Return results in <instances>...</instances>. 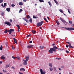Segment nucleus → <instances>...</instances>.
I'll return each mask as SVG.
<instances>
[{
	"label": "nucleus",
	"instance_id": "f257e3e1",
	"mask_svg": "<svg viewBox=\"0 0 74 74\" xmlns=\"http://www.w3.org/2000/svg\"><path fill=\"white\" fill-rule=\"evenodd\" d=\"M53 48H50V50H49L48 51L50 53H53V51L56 52V49H58V48L55 46L53 47Z\"/></svg>",
	"mask_w": 74,
	"mask_h": 74
},
{
	"label": "nucleus",
	"instance_id": "f03ea898",
	"mask_svg": "<svg viewBox=\"0 0 74 74\" xmlns=\"http://www.w3.org/2000/svg\"><path fill=\"white\" fill-rule=\"evenodd\" d=\"M66 43H67L68 44H69V45H66V48H68L69 47H69L70 48H73L74 47L71 46V43H70V42H66Z\"/></svg>",
	"mask_w": 74,
	"mask_h": 74
},
{
	"label": "nucleus",
	"instance_id": "7ed1b4c3",
	"mask_svg": "<svg viewBox=\"0 0 74 74\" xmlns=\"http://www.w3.org/2000/svg\"><path fill=\"white\" fill-rule=\"evenodd\" d=\"M42 23H43V21H42L40 22H39L37 23V26L38 27H39V26H42Z\"/></svg>",
	"mask_w": 74,
	"mask_h": 74
},
{
	"label": "nucleus",
	"instance_id": "20e7f679",
	"mask_svg": "<svg viewBox=\"0 0 74 74\" xmlns=\"http://www.w3.org/2000/svg\"><path fill=\"white\" fill-rule=\"evenodd\" d=\"M60 20H61L62 22L64 24V25H66L67 24V23L66 22V21H64L63 18H62L60 17Z\"/></svg>",
	"mask_w": 74,
	"mask_h": 74
},
{
	"label": "nucleus",
	"instance_id": "39448f33",
	"mask_svg": "<svg viewBox=\"0 0 74 74\" xmlns=\"http://www.w3.org/2000/svg\"><path fill=\"white\" fill-rule=\"evenodd\" d=\"M5 24H7V25H8V26H10L11 25V23L8 22V21H5L4 23Z\"/></svg>",
	"mask_w": 74,
	"mask_h": 74
},
{
	"label": "nucleus",
	"instance_id": "423d86ee",
	"mask_svg": "<svg viewBox=\"0 0 74 74\" xmlns=\"http://www.w3.org/2000/svg\"><path fill=\"white\" fill-rule=\"evenodd\" d=\"M8 32H9V34H11L12 33V32H14V29H10L9 30H8Z\"/></svg>",
	"mask_w": 74,
	"mask_h": 74
},
{
	"label": "nucleus",
	"instance_id": "0eeeda50",
	"mask_svg": "<svg viewBox=\"0 0 74 74\" xmlns=\"http://www.w3.org/2000/svg\"><path fill=\"white\" fill-rule=\"evenodd\" d=\"M66 29V30H74V28L71 27V28H65Z\"/></svg>",
	"mask_w": 74,
	"mask_h": 74
},
{
	"label": "nucleus",
	"instance_id": "6e6552de",
	"mask_svg": "<svg viewBox=\"0 0 74 74\" xmlns=\"http://www.w3.org/2000/svg\"><path fill=\"white\" fill-rule=\"evenodd\" d=\"M40 73L41 74H45V73H46L45 72V71L43 72L42 71V69H40Z\"/></svg>",
	"mask_w": 74,
	"mask_h": 74
},
{
	"label": "nucleus",
	"instance_id": "1a4fd4ad",
	"mask_svg": "<svg viewBox=\"0 0 74 74\" xmlns=\"http://www.w3.org/2000/svg\"><path fill=\"white\" fill-rule=\"evenodd\" d=\"M33 47V45H28L27 46V48H32Z\"/></svg>",
	"mask_w": 74,
	"mask_h": 74
},
{
	"label": "nucleus",
	"instance_id": "9d476101",
	"mask_svg": "<svg viewBox=\"0 0 74 74\" xmlns=\"http://www.w3.org/2000/svg\"><path fill=\"white\" fill-rule=\"evenodd\" d=\"M23 61H24L23 63V64L24 65H27V61L23 59Z\"/></svg>",
	"mask_w": 74,
	"mask_h": 74
},
{
	"label": "nucleus",
	"instance_id": "9b49d317",
	"mask_svg": "<svg viewBox=\"0 0 74 74\" xmlns=\"http://www.w3.org/2000/svg\"><path fill=\"white\" fill-rule=\"evenodd\" d=\"M23 19L25 21H26L27 23L29 22V21L27 19L25 18H23Z\"/></svg>",
	"mask_w": 74,
	"mask_h": 74
},
{
	"label": "nucleus",
	"instance_id": "f8f14e48",
	"mask_svg": "<svg viewBox=\"0 0 74 74\" xmlns=\"http://www.w3.org/2000/svg\"><path fill=\"white\" fill-rule=\"evenodd\" d=\"M1 59L4 60L5 59V57H4V55H3L1 57Z\"/></svg>",
	"mask_w": 74,
	"mask_h": 74
},
{
	"label": "nucleus",
	"instance_id": "ddd939ff",
	"mask_svg": "<svg viewBox=\"0 0 74 74\" xmlns=\"http://www.w3.org/2000/svg\"><path fill=\"white\" fill-rule=\"evenodd\" d=\"M18 27V32H20V31L19 30V29H20V26H19V25H16Z\"/></svg>",
	"mask_w": 74,
	"mask_h": 74
},
{
	"label": "nucleus",
	"instance_id": "4468645a",
	"mask_svg": "<svg viewBox=\"0 0 74 74\" xmlns=\"http://www.w3.org/2000/svg\"><path fill=\"white\" fill-rule=\"evenodd\" d=\"M10 10L11 9H10V8H6V11L8 12H10Z\"/></svg>",
	"mask_w": 74,
	"mask_h": 74
},
{
	"label": "nucleus",
	"instance_id": "2eb2a0df",
	"mask_svg": "<svg viewBox=\"0 0 74 74\" xmlns=\"http://www.w3.org/2000/svg\"><path fill=\"white\" fill-rule=\"evenodd\" d=\"M26 61H28L29 60V56H27L25 57Z\"/></svg>",
	"mask_w": 74,
	"mask_h": 74
},
{
	"label": "nucleus",
	"instance_id": "dca6fc26",
	"mask_svg": "<svg viewBox=\"0 0 74 74\" xmlns=\"http://www.w3.org/2000/svg\"><path fill=\"white\" fill-rule=\"evenodd\" d=\"M20 71H25V69L24 68H21L20 69Z\"/></svg>",
	"mask_w": 74,
	"mask_h": 74
},
{
	"label": "nucleus",
	"instance_id": "f3484780",
	"mask_svg": "<svg viewBox=\"0 0 74 74\" xmlns=\"http://www.w3.org/2000/svg\"><path fill=\"white\" fill-rule=\"evenodd\" d=\"M13 40L15 43H16V44L17 43V41H16V39L15 38H14Z\"/></svg>",
	"mask_w": 74,
	"mask_h": 74
},
{
	"label": "nucleus",
	"instance_id": "a211bd4d",
	"mask_svg": "<svg viewBox=\"0 0 74 74\" xmlns=\"http://www.w3.org/2000/svg\"><path fill=\"white\" fill-rule=\"evenodd\" d=\"M56 22L58 25H60V23H59V21H58L57 20L56 21Z\"/></svg>",
	"mask_w": 74,
	"mask_h": 74
},
{
	"label": "nucleus",
	"instance_id": "6ab92c4d",
	"mask_svg": "<svg viewBox=\"0 0 74 74\" xmlns=\"http://www.w3.org/2000/svg\"><path fill=\"white\" fill-rule=\"evenodd\" d=\"M18 5H23V3L22 2H19L18 3Z\"/></svg>",
	"mask_w": 74,
	"mask_h": 74
},
{
	"label": "nucleus",
	"instance_id": "aec40b11",
	"mask_svg": "<svg viewBox=\"0 0 74 74\" xmlns=\"http://www.w3.org/2000/svg\"><path fill=\"white\" fill-rule=\"evenodd\" d=\"M22 11H23V10H22V9H21L19 11V13H21V12H22Z\"/></svg>",
	"mask_w": 74,
	"mask_h": 74
},
{
	"label": "nucleus",
	"instance_id": "412c9836",
	"mask_svg": "<svg viewBox=\"0 0 74 74\" xmlns=\"http://www.w3.org/2000/svg\"><path fill=\"white\" fill-rule=\"evenodd\" d=\"M33 18H34V19H37V18H38V17H36L34 16H33Z\"/></svg>",
	"mask_w": 74,
	"mask_h": 74
},
{
	"label": "nucleus",
	"instance_id": "4be33fe9",
	"mask_svg": "<svg viewBox=\"0 0 74 74\" xmlns=\"http://www.w3.org/2000/svg\"><path fill=\"white\" fill-rule=\"evenodd\" d=\"M8 32V30L7 29L5 30L4 31V33H7Z\"/></svg>",
	"mask_w": 74,
	"mask_h": 74
},
{
	"label": "nucleus",
	"instance_id": "5701e85b",
	"mask_svg": "<svg viewBox=\"0 0 74 74\" xmlns=\"http://www.w3.org/2000/svg\"><path fill=\"white\" fill-rule=\"evenodd\" d=\"M1 15H2L3 16H4V12H2L1 13Z\"/></svg>",
	"mask_w": 74,
	"mask_h": 74
},
{
	"label": "nucleus",
	"instance_id": "b1692460",
	"mask_svg": "<svg viewBox=\"0 0 74 74\" xmlns=\"http://www.w3.org/2000/svg\"><path fill=\"white\" fill-rule=\"evenodd\" d=\"M36 32V31L34 30H32V32L33 33V34H35Z\"/></svg>",
	"mask_w": 74,
	"mask_h": 74
},
{
	"label": "nucleus",
	"instance_id": "393cba45",
	"mask_svg": "<svg viewBox=\"0 0 74 74\" xmlns=\"http://www.w3.org/2000/svg\"><path fill=\"white\" fill-rule=\"evenodd\" d=\"M26 17L27 18H28L29 19L30 18V16L29 15H28L27 16H26Z\"/></svg>",
	"mask_w": 74,
	"mask_h": 74
},
{
	"label": "nucleus",
	"instance_id": "a878e982",
	"mask_svg": "<svg viewBox=\"0 0 74 74\" xmlns=\"http://www.w3.org/2000/svg\"><path fill=\"white\" fill-rule=\"evenodd\" d=\"M49 66H50V67H52V63H49Z\"/></svg>",
	"mask_w": 74,
	"mask_h": 74
},
{
	"label": "nucleus",
	"instance_id": "bb28decb",
	"mask_svg": "<svg viewBox=\"0 0 74 74\" xmlns=\"http://www.w3.org/2000/svg\"><path fill=\"white\" fill-rule=\"evenodd\" d=\"M10 64H9L8 65H6V67L7 68L8 67H10Z\"/></svg>",
	"mask_w": 74,
	"mask_h": 74
},
{
	"label": "nucleus",
	"instance_id": "cd10ccee",
	"mask_svg": "<svg viewBox=\"0 0 74 74\" xmlns=\"http://www.w3.org/2000/svg\"><path fill=\"white\" fill-rule=\"evenodd\" d=\"M49 5H50V7H51V6H52V4H51V2H50V1H49L48 2Z\"/></svg>",
	"mask_w": 74,
	"mask_h": 74
},
{
	"label": "nucleus",
	"instance_id": "c85d7f7f",
	"mask_svg": "<svg viewBox=\"0 0 74 74\" xmlns=\"http://www.w3.org/2000/svg\"><path fill=\"white\" fill-rule=\"evenodd\" d=\"M29 22H30V23H32V19L30 18L29 20Z\"/></svg>",
	"mask_w": 74,
	"mask_h": 74
},
{
	"label": "nucleus",
	"instance_id": "c756f323",
	"mask_svg": "<svg viewBox=\"0 0 74 74\" xmlns=\"http://www.w3.org/2000/svg\"><path fill=\"white\" fill-rule=\"evenodd\" d=\"M59 11L62 13H63V10H62L60 9V10H59Z\"/></svg>",
	"mask_w": 74,
	"mask_h": 74
},
{
	"label": "nucleus",
	"instance_id": "7c9ffc66",
	"mask_svg": "<svg viewBox=\"0 0 74 74\" xmlns=\"http://www.w3.org/2000/svg\"><path fill=\"white\" fill-rule=\"evenodd\" d=\"M3 49V46H2V45H1V47H0V49L1 51L2 50V49Z\"/></svg>",
	"mask_w": 74,
	"mask_h": 74
},
{
	"label": "nucleus",
	"instance_id": "2f4dec72",
	"mask_svg": "<svg viewBox=\"0 0 74 74\" xmlns=\"http://www.w3.org/2000/svg\"><path fill=\"white\" fill-rule=\"evenodd\" d=\"M12 48L13 49H15V47H14V46H12Z\"/></svg>",
	"mask_w": 74,
	"mask_h": 74
},
{
	"label": "nucleus",
	"instance_id": "473e14b6",
	"mask_svg": "<svg viewBox=\"0 0 74 74\" xmlns=\"http://www.w3.org/2000/svg\"><path fill=\"white\" fill-rule=\"evenodd\" d=\"M69 23L70 24H72V21H69Z\"/></svg>",
	"mask_w": 74,
	"mask_h": 74
},
{
	"label": "nucleus",
	"instance_id": "72a5a7b5",
	"mask_svg": "<svg viewBox=\"0 0 74 74\" xmlns=\"http://www.w3.org/2000/svg\"><path fill=\"white\" fill-rule=\"evenodd\" d=\"M39 1L42 3L44 2V0H39Z\"/></svg>",
	"mask_w": 74,
	"mask_h": 74
},
{
	"label": "nucleus",
	"instance_id": "f704fd0d",
	"mask_svg": "<svg viewBox=\"0 0 74 74\" xmlns=\"http://www.w3.org/2000/svg\"><path fill=\"white\" fill-rule=\"evenodd\" d=\"M58 50L59 51H63V49H61L60 48L59 49L58 48Z\"/></svg>",
	"mask_w": 74,
	"mask_h": 74
},
{
	"label": "nucleus",
	"instance_id": "c9c22d12",
	"mask_svg": "<svg viewBox=\"0 0 74 74\" xmlns=\"http://www.w3.org/2000/svg\"><path fill=\"white\" fill-rule=\"evenodd\" d=\"M49 70H50V71H52V70H53V69H52V68H49Z\"/></svg>",
	"mask_w": 74,
	"mask_h": 74
},
{
	"label": "nucleus",
	"instance_id": "e433bc0d",
	"mask_svg": "<svg viewBox=\"0 0 74 74\" xmlns=\"http://www.w3.org/2000/svg\"><path fill=\"white\" fill-rule=\"evenodd\" d=\"M11 6L12 7H14V6H15V5L14 4H12L11 5Z\"/></svg>",
	"mask_w": 74,
	"mask_h": 74
},
{
	"label": "nucleus",
	"instance_id": "4c0bfd02",
	"mask_svg": "<svg viewBox=\"0 0 74 74\" xmlns=\"http://www.w3.org/2000/svg\"><path fill=\"white\" fill-rule=\"evenodd\" d=\"M44 46H40V48L41 49H44Z\"/></svg>",
	"mask_w": 74,
	"mask_h": 74
},
{
	"label": "nucleus",
	"instance_id": "58836bf2",
	"mask_svg": "<svg viewBox=\"0 0 74 74\" xmlns=\"http://www.w3.org/2000/svg\"><path fill=\"white\" fill-rule=\"evenodd\" d=\"M44 20H45V21H46V22H48V21L47 20V19H46L45 18H44Z\"/></svg>",
	"mask_w": 74,
	"mask_h": 74
},
{
	"label": "nucleus",
	"instance_id": "ea45409f",
	"mask_svg": "<svg viewBox=\"0 0 74 74\" xmlns=\"http://www.w3.org/2000/svg\"><path fill=\"white\" fill-rule=\"evenodd\" d=\"M16 58H17L18 59H20V58L18 56H17L16 57Z\"/></svg>",
	"mask_w": 74,
	"mask_h": 74
},
{
	"label": "nucleus",
	"instance_id": "a19ab883",
	"mask_svg": "<svg viewBox=\"0 0 74 74\" xmlns=\"http://www.w3.org/2000/svg\"><path fill=\"white\" fill-rule=\"evenodd\" d=\"M4 7H5V6H6V5H7V3H5L4 4Z\"/></svg>",
	"mask_w": 74,
	"mask_h": 74
},
{
	"label": "nucleus",
	"instance_id": "79ce46f5",
	"mask_svg": "<svg viewBox=\"0 0 74 74\" xmlns=\"http://www.w3.org/2000/svg\"><path fill=\"white\" fill-rule=\"evenodd\" d=\"M30 36H31V34H29L27 36V37H30Z\"/></svg>",
	"mask_w": 74,
	"mask_h": 74
},
{
	"label": "nucleus",
	"instance_id": "37998d69",
	"mask_svg": "<svg viewBox=\"0 0 74 74\" xmlns=\"http://www.w3.org/2000/svg\"><path fill=\"white\" fill-rule=\"evenodd\" d=\"M3 0H0V3H2V2H3Z\"/></svg>",
	"mask_w": 74,
	"mask_h": 74
},
{
	"label": "nucleus",
	"instance_id": "c03bdc74",
	"mask_svg": "<svg viewBox=\"0 0 74 74\" xmlns=\"http://www.w3.org/2000/svg\"><path fill=\"white\" fill-rule=\"evenodd\" d=\"M68 10L69 14H71L70 12V10H69V9H68Z\"/></svg>",
	"mask_w": 74,
	"mask_h": 74
},
{
	"label": "nucleus",
	"instance_id": "a18cd8bd",
	"mask_svg": "<svg viewBox=\"0 0 74 74\" xmlns=\"http://www.w3.org/2000/svg\"><path fill=\"white\" fill-rule=\"evenodd\" d=\"M12 58H13V59H15V58H16V57H14V56H12Z\"/></svg>",
	"mask_w": 74,
	"mask_h": 74
},
{
	"label": "nucleus",
	"instance_id": "49530a36",
	"mask_svg": "<svg viewBox=\"0 0 74 74\" xmlns=\"http://www.w3.org/2000/svg\"><path fill=\"white\" fill-rule=\"evenodd\" d=\"M66 53H69V51H68L67 50H66Z\"/></svg>",
	"mask_w": 74,
	"mask_h": 74
},
{
	"label": "nucleus",
	"instance_id": "de8ad7c7",
	"mask_svg": "<svg viewBox=\"0 0 74 74\" xmlns=\"http://www.w3.org/2000/svg\"><path fill=\"white\" fill-rule=\"evenodd\" d=\"M11 68H12L13 70H15V68L13 66Z\"/></svg>",
	"mask_w": 74,
	"mask_h": 74
},
{
	"label": "nucleus",
	"instance_id": "09e8293b",
	"mask_svg": "<svg viewBox=\"0 0 74 74\" xmlns=\"http://www.w3.org/2000/svg\"><path fill=\"white\" fill-rule=\"evenodd\" d=\"M56 3V4H58V1H56V2H55Z\"/></svg>",
	"mask_w": 74,
	"mask_h": 74
},
{
	"label": "nucleus",
	"instance_id": "8fccbe9b",
	"mask_svg": "<svg viewBox=\"0 0 74 74\" xmlns=\"http://www.w3.org/2000/svg\"><path fill=\"white\" fill-rule=\"evenodd\" d=\"M1 6L2 7H4V6L3 5V4H2Z\"/></svg>",
	"mask_w": 74,
	"mask_h": 74
},
{
	"label": "nucleus",
	"instance_id": "3c124183",
	"mask_svg": "<svg viewBox=\"0 0 74 74\" xmlns=\"http://www.w3.org/2000/svg\"><path fill=\"white\" fill-rule=\"evenodd\" d=\"M19 74H23V73H21L20 72H19Z\"/></svg>",
	"mask_w": 74,
	"mask_h": 74
},
{
	"label": "nucleus",
	"instance_id": "603ef678",
	"mask_svg": "<svg viewBox=\"0 0 74 74\" xmlns=\"http://www.w3.org/2000/svg\"><path fill=\"white\" fill-rule=\"evenodd\" d=\"M3 72H5V73H6V72H7L6 71H5L4 70H3Z\"/></svg>",
	"mask_w": 74,
	"mask_h": 74
},
{
	"label": "nucleus",
	"instance_id": "864d4df0",
	"mask_svg": "<svg viewBox=\"0 0 74 74\" xmlns=\"http://www.w3.org/2000/svg\"><path fill=\"white\" fill-rule=\"evenodd\" d=\"M10 22H12V20H11V19H10Z\"/></svg>",
	"mask_w": 74,
	"mask_h": 74
},
{
	"label": "nucleus",
	"instance_id": "5fc2aeb1",
	"mask_svg": "<svg viewBox=\"0 0 74 74\" xmlns=\"http://www.w3.org/2000/svg\"><path fill=\"white\" fill-rule=\"evenodd\" d=\"M23 1L26 2V1H27V0H23Z\"/></svg>",
	"mask_w": 74,
	"mask_h": 74
},
{
	"label": "nucleus",
	"instance_id": "6e6d98bb",
	"mask_svg": "<svg viewBox=\"0 0 74 74\" xmlns=\"http://www.w3.org/2000/svg\"><path fill=\"white\" fill-rule=\"evenodd\" d=\"M29 43H32V41H30L29 42Z\"/></svg>",
	"mask_w": 74,
	"mask_h": 74
},
{
	"label": "nucleus",
	"instance_id": "4d7b16f0",
	"mask_svg": "<svg viewBox=\"0 0 74 74\" xmlns=\"http://www.w3.org/2000/svg\"><path fill=\"white\" fill-rule=\"evenodd\" d=\"M3 63V61H1L0 62V64H1V63Z\"/></svg>",
	"mask_w": 74,
	"mask_h": 74
},
{
	"label": "nucleus",
	"instance_id": "13d9d810",
	"mask_svg": "<svg viewBox=\"0 0 74 74\" xmlns=\"http://www.w3.org/2000/svg\"><path fill=\"white\" fill-rule=\"evenodd\" d=\"M23 24L24 25H26L27 24H26V23H23Z\"/></svg>",
	"mask_w": 74,
	"mask_h": 74
},
{
	"label": "nucleus",
	"instance_id": "bf43d9fd",
	"mask_svg": "<svg viewBox=\"0 0 74 74\" xmlns=\"http://www.w3.org/2000/svg\"><path fill=\"white\" fill-rule=\"evenodd\" d=\"M55 45V43L53 44H52L53 46H54V45Z\"/></svg>",
	"mask_w": 74,
	"mask_h": 74
},
{
	"label": "nucleus",
	"instance_id": "052dcab7",
	"mask_svg": "<svg viewBox=\"0 0 74 74\" xmlns=\"http://www.w3.org/2000/svg\"><path fill=\"white\" fill-rule=\"evenodd\" d=\"M47 18L48 19H49V18L48 17H47Z\"/></svg>",
	"mask_w": 74,
	"mask_h": 74
},
{
	"label": "nucleus",
	"instance_id": "680f3d73",
	"mask_svg": "<svg viewBox=\"0 0 74 74\" xmlns=\"http://www.w3.org/2000/svg\"><path fill=\"white\" fill-rule=\"evenodd\" d=\"M59 70H61V69H60V68H59Z\"/></svg>",
	"mask_w": 74,
	"mask_h": 74
},
{
	"label": "nucleus",
	"instance_id": "e2e57ef3",
	"mask_svg": "<svg viewBox=\"0 0 74 74\" xmlns=\"http://www.w3.org/2000/svg\"><path fill=\"white\" fill-rule=\"evenodd\" d=\"M58 60H60V59H61V58H58Z\"/></svg>",
	"mask_w": 74,
	"mask_h": 74
},
{
	"label": "nucleus",
	"instance_id": "0e129e2a",
	"mask_svg": "<svg viewBox=\"0 0 74 74\" xmlns=\"http://www.w3.org/2000/svg\"><path fill=\"white\" fill-rule=\"evenodd\" d=\"M53 0L54 1H55V2H56V0Z\"/></svg>",
	"mask_w": 74,
	"mask_h": 74
},
{
	"label": "nucleus",
	"instance_id": "69168bd1",
	"mask_svg": "<svg viewBox=\"0 0 74 74\" xmlns=\"http://www.w3.org/2000/svg\"><path fill=\"white\" fill-rule=\"evenodd\" d=\"M54 70H56V68L54 67Z\"/></svg>",
	"mask_w": 74,
	"mask_h": 74
},
{
	"label": "nucleus",
	"instance_id": "338daca9",
	"mask_svg": "<svg viewBox=\"0 0 74 74\" xmlns=\"http://www.w3.org/2000/svg\"><path fill=\"white\" fill-rule=\"evenodd\" d=\"M40 29H42V27H40Z\"/></svg>",
	"mask_w": 74,
	"mask_h": 74
},
{
	"label": "nucleus",
	"instance_id": "774afa93",
	"mask_svg": "<svg viewBox=\"0 0 74 74\" xmlns=\"http://www.w3.org/2000/svg\"><path fill=\"white\" fill-rule=\"evenodd\" d=\"M69 74H72V73H69Z\"/></svg>",
	"mask_w": 74,
	"mask_h": 74
}]
</instances>
